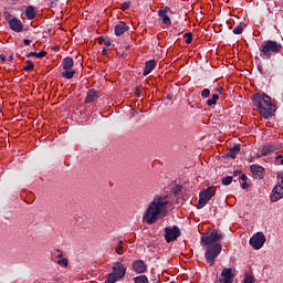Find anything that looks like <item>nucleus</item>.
Listing matches in <instances>:
<instances>
[{"label":"nucleus","instance_id":"1","mask_svg":"<svg viewBox=\"0 0 283 283\" xmlns=\"http://www.w3.org/2000/svg\"><path fill=\"white\" fill-rule=\"evenodd\" d=\"M171 207L174 205L168 196H155L143 214V222L155 224V222L163 220L171 211Z\"/></svg>","mask_w":283,"mask_h":283},{"label":"nucleus","instance_id":"2","mask_svg":"<svg viewBox=\"0 0 283 283\" xmlns=\"http://www.w3.org/2000/svg\"><path fill=\"white\" fill-rule=\"evenodd\" d=\"M253 104L259 109L263 118H271V116L276 112L273 99H271V96L266 94L256 93L253 97Z\"/></svg>","mask_w":283,"mask_h":283},{"label":"nucleus","instance_id":"3","mask_svg":"<svg viewBox=\"0 0 283 283\" xmlns=\"http://www.w3.org/2000/svg\"><path fill=\"white\" fill-rule=\"evenodd\" d=\"M260 52L262 59H271L273 54H279V52H282V44L273 40H268L261 45Z\"/></svg>","mask_w":283,"mask_h":283},{"label":"nucleus","instance_id":"4","mask_svg":"<svg viewBox=\"0 0 283 283\" xmlns=\"http://www.w3.org/2000/svg\"><path fill=\"white\" fill-rule=\"evenodd\" d=\"M126 273L127 268H125V265H123L120 262H117L113 266V272L108 274L106 283H116L118 280H123Z\"/></svg>","mask_w":283,"mask_h":283},{"label":"nucleus","instance_id":"5","mask_svg":"<svg viewBox=\"0 0 283 283\" xmlns=\"http://www.w3.org/2000/svg\"><path fill=\"white\" fill-rule=\"evenodd\" d=\"M222 253V244L214 243L213 245H209L206 250L205 258L210 266H213L216 262V258H218Z\"/></svg>","mask_w":283,"mask_h":283},{"label":"nucleus","instance_id":"6","mask_svg":"<svg viewBox=\"0 0 283 283\" xmlns=\"http://www.w3.org/2000/svg\"><path fill=\"white\" fill-rule=\"evenodd\" d=\"M216 196V187H209L199 193L197 209H202Z\"/></svg>","mask_w":283,"mask_h":283},{"label":"nucleus","instance_id":"7","mask_svg":"<svg viewBox=\"0 0 283 283\" xmlns=\"http://www.w3.org/2000/svg\"><path fill=\"white\" fill-rule=\"evenodd\" d=\"M224 234L220 230H212L209 234L201 237V242L209 247L216 242H221Z\"/></svg>","mask_w":283,"mask_h":283},{"label":"nucleus","instance_id":"8","mask_svg":"<svg viewBox=\"0 0 283 283\" xmlns=\"http://www.w3.org/2000/svg\"><path fill=\"white\" fill-rule=\"evenodd\" d=\"M264 242H266V237H264V233L262 232H258L250 239V245L256 251H260V248L264 247Z\"/></svg>","mask_w":283,"mask_h":283},{"label":"nucleus","instance_id":"9","mask_svg":"<svg viewBox=\"0 0 283 283\" xmlns=\"http://www.w3.org/2000/svg\"><path fill=\"white\" fill-rule=\"evenodd\" d=\"M180 237V229H178V227H168L165 229V238H166V242H174V240H178V238Z\"/></svg>","mask_w":283,"mask_h":283},{"label":"nucleus","instance_id":"10","mask_svg":"<svg viewBox=\"0 0 283 283\" xmlns=\"http://www.w3.org/2000/svg\"><path fill=\"white\" fill-rule=\"evenodd\" d=\"M235 277V274L233 273V270L230 268H224L221 271L219 282L221 283H233V279Z\"/></svg>","mask_w":283,"mask_h":283},{"label":"nucleus","instance_id":"11","mask_svg":"<svg viewBox=\"0 0 283 283\" xmlns=\"http://www.w3.org/2000/svg\"><path fill=\"white\" fill-rule=\"evenodd\" d=\"M282 198H283V180H282V184H279L273 188L270 200L271 202H277V200H282Z\"/></svg>","mask_w":283,"mask_h":283},{"label":"nucleus","instance_id":"12","mask_svg":"<svg viewBox=\"0 0 283 283\" xmlns=\"http://www.w3.org/2000/svg\"><path fill=\"white\" fill-rule=\"evenodd\" d=\"M9 27L13 32H23V22L19 18L9 20Z\"/></svg>","mask_w":283,"mask_h":283},{"label":"nucleus","instance_id":"13","mask_svg":"<svg viewBox=\"0 0 283 283\" xmlns=\"http://www.w3.org/2000/svg\"><path fill=\"white\" fill-rule=\"evenodd\" d=\"M251 171H252V176L254 178H258L259 180L264 178V168L260 165H252L250 167Z\"/></svg>","mask_w":283,"mask_h":283},{"label":"nucleus","instance_id":"14","mask_svg":"<svg viewBox=\"0 0 283 283\" xmlns=\"http://www.w3.org/2000/svg\"><path fill=\"white\" fill-rule=\"evenodd\" d=\"M128 30H129V27L127 25V23H125L124 21H119L115 25V35L116 36H123V33L127 32Z\"/></svg>","mask_w":283,"mask_h":283},{"label":"nucleus","instance_id":"15","mask_svg":"<svg viewBox=\"0 0 283 283\" xmlns=\"http://www.w3.org/2000/svg\"><path fill=\"white\" fill-rule=\"evenodd\" d=\"M167 12H169L168 7L160 9L158 11V17H160L163 19L164 25H169L171 23V19L169 18V15H167Z\"/></svg>","mask_w":283,"mask_h":283},{"label":"nucleus","instance_id":"16","mask_svg":"<svg viewBox=\"0 0 283 283\" xmlns=\"http://www.w3.org/2000/svg\"><path fill=\"white\" fill-rule=\"evenodd\" d=\"M133 269L136 273H145L147 271V265L143 261H135L133 263Z\"/></svg>","mask_w":283,"mask_h":283},{"label":"nucleus","instance_id":"17","mask_svg":"<svg viewBox=\"0 0 283 283\" xmlns=\"http://www.w3.org/2000/svg\"><path fill=\"white\" fill-rule=\"evenodd\" d=\"M99 97L98 92L94 90H90L86 94L85 103H94Z\"/></svg>","mask_w":283,"mask_h":283},{"label":"nucleus","instance_id":"18","mask_svg":"<svg viewBox=\"0 0 283 283\" xmlns=\"http://www.w3.org/2000/svg\"><path fill=\"white\" fill-rule=\"evenodd\" d=\"M62 64H63V70H65V72H70L72 67H74V60H72V57H65Z\"/></svg>","mask_w":283,"mask_h":283},{"label":"nucleus","instance_id":"19","mask_svg":"<svg viewBox=\"0 0 283 283\" xmlns=\"http://www.w3.org/2000/svg\"><path fill=\"white\" fill-rule=\"evenodd\" d=\"M276 149H280V147H275L273 145L264 146L261 150L262 156H269V154H272V151H276Z\"/></svg>","mask_w":283,"mask_h":283},{"label":"nucleus","instance_id":"20","mask_svg":"<svg viewBox=\"0 0 283 283\" xmlns=\"http://www.w3.org/2000/svg\"><path fill=\"white\" fill-rule=\"evenodd\" d=\"M27 18L32 21V19H36V11L34 10V7L30 6L25 10Z\"/></svg>","mask_w":283,"mask_h":283},{"label":"nucleus","instance_id":"21","mask_svg":"<svg viewBox=\"0 0 283 283\" xmlns=\"http://www.w3.org/2000/svg\"><path fill=\"white\" fill-rule=\"evenodd\" d=\"M240 154V145H234L228 153L229 158H235Z\"/></svg>","mask_w":283,"mask_h":283},{"label":"nucleus","instance_id":"22","mask_svg":"<svg viewBox=\"0 0 283 283\" xmlns=\"http://www.w3.org/2000/svg\"><path fill=\"white\" fill-rule=\"evenodd\" d=\"M153 70H156V60H150L146 62V67L144 72H153Z\"/></svg>","mask_w":283,"mask_h":283},{"label":"nucleus","instance_id":"23","mask_svg":"<svg viewBox=\"0 0 283 283\" xmlns=\"http://www.w3.org/2000/svg\"><path fill=\"white\" fill-rule=\"evenodd\" d=\"M46 55H48V52L41 51V52H39V53H36V52H30L27 56H28V59H30V56H35V59H43V57L46 56Z\"/></svg>","mask_w":283,"mask_h":283},{"label":"nucleus","instance_id":"24","mask_svg":"<svg viewBox=\"0 0 283 283\" xmlns=\"http://www.w3.org/2000/svg\"><path fill=\"white\" fill-rule=\"evenodd\" d=\"M244 23H240L233 29V34H242V32H244Z\"/></svg>","mask_w":283,"mask_h":283},{"label":"nucleus","instance_id":"25","mask_svg":"<svg viewBox=\"0 0 283 283\" xmlns=\"http://www.w3.org/2000/svg\"><path fill=\"white\" fill-rule=\"evenodd\" d=\"M185 39H186V43L187 45H191V42L193 41V34L191 32L185 33Z\"/></svg>","mask_w":283,"mask_h":283},{"label":"nucleus","instance_id":"26","mask_svg":"<svg viewBox=\"0 0 283 283\" xmlns=\"http://www.w3.org/2000/svg\"><path fill=\"white\" fill-rule=\"evenodd\" d=\"M218 94H213L212 97L210 99H208L207 105L211 106V105H216V103H218Z\"/></svg>","mask_w":283,"mask_h":283},{"label":"nucleus","instance_id":"27","mask_svg":"<svg viewBox=\"0 0 283 283\" xmlns=\"http://www.w3.org/2000/svg\"><path fill=\"white\" fill-rule=\"evenodd\" d=\"M135 283H149V280L145 275L135 277Z\"/></svg>","mask_w":283,"mask_h":283},{"label":"nucleus","instance_id":"28","mask_svg":"<svg viewBox=\"0 0 283 283\" xmlns=\"http://www.w3.org/2000/svg\"><path fill=\"white\" fill-rule=\"evenodd\" d=\"M243 283H255V277L251 274H245Z\"/></svg>","mask_w":283,"mask_h":283},{"label":"nucleus","instance_id":"29","mask_svg":"<svg viewBox=\"0 0 283 283\" xmlns=\"http://www.w3.org/2000/svg\"><path fill=\"white\" fill-rule=\"evenodd\" d=\"M23 70H25V72H30V70H34V63H32V61H27V65L23 66Z\"/></svg>","mask_w":283,"mask_h":283},{"label":"nucleus","instance_id":"30","mask_svg":"<svg viewBox=\"0 0 283 283\" xmlns=\"http://www.w3.org/2000/svg\"><path fill=\"white\" fill-rule=\"evenodd\" d=\"M231 182H233V177L229 176V177H224L222 179V185L227 186V185H231Z\"/></svg>","mask_w":283,"mask_h":283},{"label":"nucleus","instance_id":"31","mask_svg":"<svg viewBox=\"0 0 283 283\" xmlns=\"http://www.w3.org/2000/svg\"><path fill=\"white\" fill-rule=\"evenodd\" d=\"M57 264L63 268L67 266V259L60 256V259L57 260Z\"/></svg>","mask_w":283,"mask_h":283},{"label":"nucleus","instance_id":"32","mask_svg":"<svg viewBox=\"0 0 283 283\" xmlns=\"http://www.w3.org/2000/svg\"><path fill=\"white\" fill-rule=\"evenodd\" d=\"M123 241L119 242V245L117 248H115V252L118 254V255H123Z\"/></svg>","mask_w":283,"mask_h":283},{"label":"nucleus","instance_id":"33","mask_svg":"<svg viewBox=\"0 0 283 283\" xmlns=\"http://www.w3.org/2000/svg\"><path fill=\"white\" fill-rule=\"evenodd\" d=\"M63 78H74V72H64Z\"/></svg>","mask_w":283,"mask_h":283},{"label":"nucleus","instance_id":"34","mask_svg":"<svg viewBox=\"0 0 283 283\" xmlns=\"http://www.w3.org/2000/svg\"><path fill=\"white\" fill-rule=\"evenodd\" d=\"M209 94H211V92L208 88H206L202 91L201 96L202 98H209Z\"/></svg>","mask_w":283,"mask_h":283},{"label":"nucleus","instance_id":"35","mask_svg":"<svg viewBox=\"0 0 283 283\" xmlns=\"http://www.w3.org/2000/svg\"><path fill=\"white\" fill-rule=\"evenodd\" d=\"M129 8H130V3L129 2H124L123 4H122V10L125 12V10H129Z\"/></svg>","mask_w":283,"mask_h":283},{"label":"nucleus","instance_id":"36","mask_svg":"<svg viewBox=\"0 0 283 283\" xmlns=\"http://www.w3.org/2000/svg\"><path fill=\"white\" fill-rule=\"evenodd\" d=\"M276 160H277L279 165H283V156L282 155L277 156Z\"/></svg>","mask_w":283,"mask_h":283},{"label":"nucleus","instance_id":"37","mask_svg":"<svg viewBox=\"0 0 283 283\" xmlns=\"http://www.w3.org/2000/svg\"><path fill=\"white\" fill-rule=\"evenodd\" d=\"M23 43H24V45H30L32 43V40L25 39V40H23Z\"/></svg>","mask_w":283,"mask_h":283},{"label":"nucleus","instance_id":"38","mask_svg":"<svg viewBox=\"0 0 283 283\" xmlns=\"http://www.w3.org/2000/svg\"><path fill=\"white\" fill-rule=\"evenodd\" d=\"M104 45H106V48H109V45H112V42H109L108 40L104 41Z\"/></svg>","mask_w":283,"mask_h":283},{"label":"nucleus","instance_id":"39","mask_svg":"<svg viewBox=\"0 0 283 283\" xmlns=\"http://www.w3.org/2000/svg\"><path fill=\"white\" fill-rule=\"evenodd\" d=\"M277 180H281V181L283 180V174L282 172L277 174Z\"/></svg>","mask_w":283,"mask_h":283},{"label":"nucleus","instance_id":"40","mask_svg":"<svg viewBox=\"0 0 283 283\" xmlns=\"http://www.w3.org/2000/svg\"><path fill=\"white\" fill-rule=\"evenodd\" d=\"M241 187H242V189H249V184L243 182Z\"/></svg>","mask_w":283,"mask_h":283},{"label":"nucleus","instance_id":"41","mask_svg":"<svg viewBox=\"0 0 283 283\" xmlns=\"http://www.w3.org/2000/svg\"><path fill=\"white\" fill-rule=\"evenodd\" d=\"M0 60H1L2 62H6V54H0Z\"/></svg>","mask_w":283,"mask_h":283},{"label":"nucleus","instance_id":"42","mask_svg":"<svg viewBox=\"0 0 283 283\" xmlns=\"http://www.w3.org/2000/svg\"><path fill=\"white\" fill-rule=\"evenodd\" d=\"M241 180L247 181V175H241Z\"/></svg>","mask_w":283,"mask_h":283},{"label":"nucleus","instance_id":"43","mask_svg":"<svg viewBox=\"0 0 283 283\" xmlns=\"http://www.w3.org/2000/svg\"><path fill=\"white\" fill-rule=\"evenodd\" d=\"M102 52H103V54L105 55L107 51L104 49Z\"/></svg>","mask_w":283,"mask_h":283},{"label":"nucleus","instance_id":"44","mask_svg":"<svg viewBox=\"0 0 283 283\" xmlns=\"http://www.w3.org/2000/svg\"><path fill=\"white\" fill-rule=\"evenodd\" d=\"M147 74H149V72H147V73H144V76H147Z\"/></svg>","mask_w":283,"mask_h":283},{"label":"nucleus","instance_id":"45","mask_svg":"<svg viewBox=\"0 0 283 283\" xmlns=\"http://www.w3.org/2000/svg\"><path fill=\"white\" fill-rule=\"evenodd\" d=\"M136 95H137V96H140V95L138 94V91H136Z\"/></svg>","mask_w":283,"mask_h":283},{"label":"nucleus","instance_id":"46","mask_svg":"<svg viewBox=\"0 0 283 283\" xmlns=\"http://www.w3.org/2000/svg\"><path fill=\"white\" fill-rule=\"evenodd\" d=\"M99 43L103 44L102 40H99Z\"/></svg>","mask_w":283,"mask_h":283}]
</instances>
